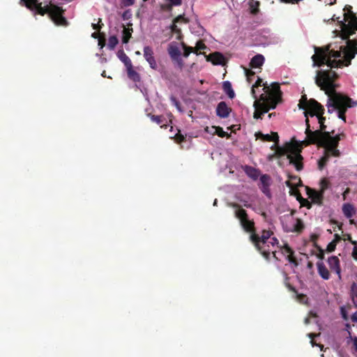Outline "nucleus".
Here are the masks:
<instances>
[{"mask_svg": "<svg viewBox=\"0 0 357 357\" xmlns=\"http://www.w3.org/2000/svg\"><path fill=\"white\" fill-rule=\"evenodd\" d=\"M172 60L175 63V64L176 65V66L178 68H180V69L183 68V67L184 66V63H183V61L181 59V56L174 58V59H172Z\"/></svg>", "mask_w": 357, "mask_h": 357, "instance_id": "nucleus-39", "label": "nucleus"}, {"mask_svg": "<svg viewBox=\"0 0 357 357\" xmlns=\"http://www.w3.org/2000/svg\"><path fill=\"white\" fill-rule=\"evenodd\" d=\"M317 270H318V274H319V276L321 277L322 280H329V271L326 268V266L322 261L317 262Z\"/></svg>", "mask_w": 357, "mask_h": 357, "instance_id": "nucleus-16", "label": "nucleus"}, {"mask_svg": "<svg viewBox=\"0 0 357 357\" xmlns=\"http://www.w3.org/2000/svg\"><path fill=\"white\" fill-rule=\"evenodd\" d=\"M307 336H309L310 340H311V344L314 345L313 340L317 336V334L316 333H309L307 334Z\"/></svg>", "mask_w": 357, "mask_h": 357, "instance_id": "nucleus-54", "label": "nucleus"}, {"mask_svg": "<svg viewBox=\"0 0 357 357\" xmlns=\"http://www.w3.org/2000/svg\"><path fill=\"white\" fill-rule=\"evenodd\" d=\"M319 248V253H318V255H317V257H318V259L322 260L324 258V252L320 248Z\"/></svg>", "mask_w": 357, "mask_h": 357, "instance_id": "nucleus-52", "label": "nucleus"}, {"mask_svg": "<svg viewBox=\"0 0 357 357\" xmlns=\"http://www.w3.org/2000/svg\"><path fill=\"white\" fill-rule=\"evenodd\" d=\"M345 22L340 21V33L342 40H347L346 46H340L339 50H334L331 48V45L326 49L315 47V53L312 56L314 66H321L326 64L331 68H340L342 66H348L351 61L357 54V42L349 40L351 35L357 31V17L351 11V6H346L344 8Z\"/></svg>", "mask_w": 357, "mask_h": 357, "instance_id": "nucleus-1", "label": "nucleus"}, {"mask_svg": "<svg viewBox=\"0 0 357 357\" xmlns=\"http://www.w3.org/2000/svg\"><path fill=\"white\" fill-rule=\"evenodd\" d=\"M190 29L193 34L197 36H202L205 32V29L197 20L191 23Z\"/></svg>", "mask_w": 357, "mask_h": 357, "instance_id": "nucleus-18", "label": "nucleus"}, {"mask_svg": "<svg viewBox=\"0 0 357 357\" xmlns=\"http://www.w3.org/2000/svg\"><path fill=\"white\" fill-rule=\"evenodd\" d=\"M337 242H329L328 245H327V248H326V251L327 252H333L336 248Z\"/></svg>", "mask_w": 357, "mask_h": 357, "instance_id": "nucleus-41", "label": "nucleus"}, {"mask_svg": "<svg viewBox=\"0 0 357 357\" xmlns=\"http://www.w3.org/2000/svg\"><path fill=\"white\" fill-rule=\"evenodd\" d=\"M278 248H280V250H281V253H282L283 256L288 255H294V252L292 250V248H291L287 243H284V245H283L282 246Z\"/></svg>", "mask_w": 357, "mask_h": 357, "instance_id": "nucleus-28", "label": "nucleus"}, {"mask_svg": "<svg viewBox=\"0 0 357 357\" xmlns=\"http://www.w3.org/2000/svg\"><path fill=\"white\" fill-rule=\"evenodd\" d=\"M264 56L261 54L255 55L250 61V66L252 68H260L264 63Z\"/></svg>", "mask_w": 357, "mask_h": 357, "instance_id": "nucleus-19", "label": "nucleus"}, {"mask_svg": "<svg viewBox=\"0 0 357 357\" xmlns=\"http://www.w3.org/2000/svg\"><path fill=\"white\" fill-rule=\"evenodd\" d=\"M329 181L326 178L320 180V190L318 192H325L326 189L329 188Z\"/></svg>", "mask_w": 357, "mask_h": 357, "instance_id": "nucleus-35", "label": "nucleus"}, {"mask_svg": "<svg viewBox=\"0 0 357 357\" xmlns=\"http://www.w3.org/2000/svg\"><path fill=\"white\" fill-rule=\"evenodd\" d=\"M270 246H271L270 244H268L267 243H263L262 242H260L259 247L255 245L257 250L259 251L264 258L266 259V260H269L270 252H274L270 248Z\"/></svg>", "mask_w": 357, "mask_h": 357, "instance_id": "nucleus-15", "label": "nucleus"}, {"mask_svg": "<svg viewBox=\"0 0 357 357\" xmlns=\"http://www.w3.org/2000/svg\"><path fill=\"white\" fill-rule=\"evenodd\" d=\"M303 229V224L301 219H296V223L294 225V228L291 229L293 232L301 233Z\"/></svg>", "mask_w": 357, "mask_h": 357, "instance_id": "nucleus-30", "label": "nucleus"}, {"mask_svg": "<svg viewBox=\"0 0 357 357\" xmlns=\"http://www.w3.org/2000/svg\"><path fill=\"white\" fill-rule=\"evenodd\" d=\"M135 0H123V3L125 6H130L133 5Z\"/></svg>", "mask_w": 357, "mask_h": 357, "instance_id": "nucleus-50", "label": "nucleus"}, {"mask_svg": "<svg viewBox=\"0 0 357 357\" xmlns=\"http://www.w3.org/2000/svg\"><path fill=\"white\" fill-rule=\"evenodd\" d=\"M337 77V73L333 70L318 71L315 82L328 96L326 104L328 112L331 114L335 112L337 118L345 122L344 114L347 108L356 106L357 102L335 91L337 84H335L334 79Z\"/></svg>", "mask_w": 357, "mask_h": 357, "instance_id": "nucleus-2", "label": "nucleus"}, {"mask_svg": "<svg viewBox=\"0 0 357 357\" xmlns=\"http://www.w3.org/2000/svg\"><path fill=\"white\" fill-rule=\"evenodd\" d=\"M298 105L301 108L305 109L304 114L306 118L305 122L307 126L305 134H331L328 131L320 132L319 130H312L310 128L309 116L314 119L321 130L324 128V123L325 119L322 116L324 109L317 101L313 99L308 101L305 96H303Z\"/></svg>", "mask_w": 357, "mask_h": 357, "instance_id": "nucleus-5", "label": "nucleus"}, {"mask_svg": "<svg viewBox=\"0 0 357 357\" xmlns=\"http://www.w3.org/2000/svg\"><path fill=\"white\" fill-rule=\"evenodd\" d=\"M342 212L343 215L347 217V218H351L354 214V208L352 205L349 204H346L342 206Z\"/></svg>", "mask_w": 357, "mask_h": 357, "instance_id": "nucleus-25", "label": "nucleus"}, {"mask_svg": "<svg viewBox=\"0 0 357 357\" xmlns=\"http://www.w3.org/2000/svg\"><path fill=\"white\" fill-rule=\"evenodd\" d=\"M267 244H271V245H272V247L273 248L275 246H277L278 248L280 247L278 245V240L275 237H272V238H269L268 241H267Z\"/></svg>", "mask_w": 357, "mask_h": 357, "instance_id": "nucleus-45", "label": "nucleus"}, {"mask_svg": "<svg viewBox=\"0 0 357 357\" xmlns=\"http://www.w3.org/2000/svg\"><path fill=\"white\" fill-rule=\"evenodd\" d=\"M91 36H92L93 38H97V33H92V35H91Z\"/></svg>", "mask_w": 357, "mask_h": 357, "instance_id": "nucleus-64", "label": "nucleus"}, {"mask_svg": "<svg viewBox=\"0 0 357 357\" xmlns=\"http://www.w3.org/2000/svg\"><path fill=\"white\" fill-rule=\"evenodd\" d=\"M287 287H288L290 291L296 292V289L293 286L290 285V284H287Z\"/></svg>", "mask_w": 357, "mask_h": 357, "instance_id": "nucleus-57", "label": "nucleus"}, {"mask_svg": "<svg viewBox=\"0 0 357 357\" xmlns=\"http://www.w3.org/2000/svg\"><path fill=\"white\" fill-rule=\"evenodd\" d=\"M327 263H328L329 270L332 272H335V274L337 275V278L340 280L342 275H340V259L338 257L335 256L330 257L328 259H327Z\"/></svg>", "mask_w": 357, "mask_h": 357, "instance_id": "nucleus-12", "label": "nucleus"}, {"mask_svg": "<svg viewBox=\"0 0 357 357\" xmlns=\"http://www.w3.org/2000/svg\"><path fill=\"white\" fill-rule=\"evenodd\" d=\"M230 206L235 208V213H234V214H235V218L240 220L241 227H242L244 231L252 232L255 230L253 220L248 218V213L241 208V205L236 203H231L230 204Z\"/></svg>", "mask_w": 357, "mask_h": 357, "instance_id": "nucleus-7", "label": "nucleus"}, {"mask_svg": "<svg viewBox=\"0 0 357 357\" xmlns=\"http://www.w3.org/2000/svg\"><path fill=\"white\" fill-rule=\"evenodd\" d=\"M181 46L183 49V56L187 58L192 52H194V49L192 47L187 46L184 43H181Z\"/></svg>", "mask_w": 357, "mask_h": 357, "instance_id": "nucleus-34", "label": "nucleus"}, {"mask_svg": "<svg viewBox=\"0 0 357 357\" xmlns=\"http://www.w3.org/2000/svg\"><path fill=\"white\" fill-rule=\"evenodd\" d=\"M317 238H319V235L317 234H312L311 236H310V241L311 242L314 243L317 242Z\"/></svg>", "mask_w": 357, "mask_h": 357, "instance_id": "nucleus-51", "label": "nucleus"}, {"mask_svg": "<svg viewBox=\"0 0 357 357\" xmlns=\"http://www.w3.org/2000/svg\"><path fill=\"white\" fill-rule=\"evenodd\" d=\"M340 312H341V317H342L343 320L347 321L349 319L347 310L344 306L340 307Z\"/></svg>", "mask_w": 357, "mask_h": 357, "instance_id": "nucleus-42", "label": "nucleus"}, {"mask_svg": "<svg viewBox=\"0 0 357 357\" xmlns=\"http://www.w3.org/2000/svg\"><path fill=\"white\" fill-rule=\"evenodd\" d=\"M332 222H333V224L337 225V227H339V229L340 230V227H342V225L339 224L338 222H337L335 220L332 221Z\"/></svg>", "mask_w": 357, "mask_h": 357, "instance_id": "nucleus-60", "label": "nucleus"}, {"mask_svg": "<svg viewBox=\"0 0 357 357\" xmlns=\"http://www.w3.org/2000/svg\"><path fill=\"white\" fill-rule=\"evenodd\" d=\"M132 29L123 28V38H122V42L125 44L128 43L130 38H131V31Z\"/></svg>", "mask_w": 357, "mask_h": 357, "instance_id": "nucleus-29", "label": "nucleus"}, {"mask_svg": "<svg viewBox=\"0 0 357 357\" xmlns=\"http://www.w3.org/2000/svg\"><path fill=\"white\" fill-rule=\"evenodd\" d=\"M119 59L124 63L126 68L131 67L132 62L130 58L123 50H119L117 53Z\"/></svg>", "mask_w": 357, "mask_h": 357, "instance_id": "nucleus-24", "label": "nucleus"}, {"mask_svg": "<svg viewBox=\"0 0 357 357\" xmlns=\"http://www.w3.org/2000/svg\"><path fill=\"white\" fill-rule=\"evenodd\" d=\"M344 241H348L349 242L351 243L352 245H357L356 241H353L351 238V235L349 234L344 235Z\"/></svg>", "mask_w": 357, "mask_h": 357, "instance_id": "nucleus-47", "label": "nucleus"}, {"mask_svg": "<svg viewBox=\"0 0 357 357\" xmlns=\"http://www.w3.org/2000/svg\"><path fill=\"white\" fill-rule=\"evenodd\" d=\"M245 74L247 77L248 81L250 82L251 81V77L254 76L255 73L250 69L245 68Z\"/></svg>", "mask_w": 357, "mask_h": 357, "instance_id": "nucleus-44", "label": "nucleus"}, {"mask_svg": "<svg viewBox=\"0 0 357 357\" xmlns=\"http://www.w3.org/2000/svg\"><path fill=\"white\" fill-rule=\"evenodd\" d=\"M249 5L251 9V13L254 14L257 13L258 11V7L259 6V2L255 0H250Z\"/></svg>", "mask_w": 357, "mask_h": 357, "instance_id": "nucleus-33", "label": "nucleus"}, {"mask_svg": "<svg viewBox=\"0 0 357 357\" xmlns=\"http://www.w3.org/2000/svg\"><path fill=\"white\" fill-rule=\"evenodd\" d=\"M128 76L135 82H139L140 81V75L139 74L133 69L132 65L131 67L126 68Z\"/></svg>", "mask_w": 357, "mask_h": 357, "instance_id": "nucleus-23", "label": "nucleus"}, {"mask_svg": "<svg viewBox=\"0 0 357 357\" xmlns=\"http://www.w3.org/2000/svg\"><path fill=\"white\" fill-rule=\"evenodd\" d=\"M306 137H314L318 146L325 149L324 155L318 160L319 170L324 168L330 157H340V151L336 149L340 140V135H306Z\"/></svg>", "mask_w": 357, "mask_h": 357, "instance_id": "nucleus-6", "label": "nucleus"}, {"mask_svg": "<svg viewBox=\"0 0 357 357\" xmlns=\"http://www.w3.org/2000/svg\"><path fill=\"white\" fill-rule=\"evenodd\" d=\"M349 188H347L346 190H344V192H343V194H342L343 200H345V199L347 198V195L349 194Z\"/></svg>", "mask_w": 357, "mask_h": 357, "instance_id": "nucleus-56", "label": "nucleus"}, {"mask_svg": "<svg viewBox=\"0 0 357 357\" xmlns=\"http://www.w3.org/2000/svg\"><path fill=\"white\" fill-rule=\"evenodd\" d=\"M92 26H93V28L94 29H97V30L100 29V26H98V24H94V23H93V24H92Z\"/></svg>", "mask_w": 357, "mask_h": 357, "instance_id": "nucleus-59", "label": "nucleus"}, {"mask_svg": "<svg viewBox=\"0 0 357 357\" xmlns=\"http://www.w3.org/2000/svg\"><path fill=\"white\" fill-rule=\"evenodd\" d=\"M230 112L231 109L225 102H220L218 103L216 108V114L218 116L221 118H227L228 117Z\"/></svg>", "mask_w": 357, "mask_h": 357, "instance_id": "nucleus-13", "label": "nucleus"}, {"mask_svg": "<svg viewBox=\"0 0 357 357\" xmlns=\"http://www.w3.org/2000/svg\"><path fill=\"white\" fill-rule=\"evenodd\" d=\"M206 45H204V43H202V41H198L196 43V46H195V49L194 50V52L195 54H197V51L198 50H204L206 49Z\"/></svg>", "mask_w": 357, "mask_h": 357, "instance_id": "nucleus-40", "label": "nucleus"}, {"mask_svg": "<svg viewBox=\"0 0 357 357\" xmlns=\"http://www.w3.org/2000/svg\"><path fill=\"white\" fill-rule=\"evenodd\" d=\"M250 234V241L252 242L253 245L259 247L260 245V243H263L264 244L266 243L269 238H273L271 236L273 235V232L269 230H263L261 232V235H259L255 233V229L252 231H245Z\"/></svg>", "mask_w": 357, "mask_h": 357, "instance_id": "nucleus-9", "label": "nucleus"}, {"mask_svg": "<svg viewBox=\"0 0 357 357\" xmlns=\"http://www.w3.org/2000/svg\"><path fill=\"white\" fill-rule=\"evenodd\" d=\"M262 80L257 78L255 84L252 87V94L255 98L254 107L255 109L254 118L261 119V115L267 113L269 109H274L280 102L281 98V91L278 83L271 84V86H264L262 89L264 93L259 95V99L257 100L256 88L261 86Z\"/></svg>", "mask_w": 357, "mask_h": 357, "instance_id": "nucleus-4", "label": "nucleus"}, {"mask_svg": "<svg viewBox=\"0 0 357 357\" xmlns=\"http://www.w3.org/2000/svg\"><path fill=\"white\" fill-rule=\"evenodd\" d=\"M284 256H286L287 261H288L290 264H292L295 267L298 266V261H296L294 255H288Z\"/></svg>", "mask_w": 357, "mask_h": 357, "instance_id": "nucleus-38", "label": "nucleus"}, {"mask_svg": "<svg viewBox=\"0 0 357 357\" xmlns=\"http://www.w3.org/2000/svg\"><path fill=\"white\" fill-rule=\"evenodd\" d=\"M180 22H183L185 23L187 22L186 19L182 15H180L178 17H176L174 20L172 24L170 26V29H171L172 32L178 34V36H177L178 39L181 38V29L178 27L176 24Z\"/></svg>", "mask_w": 357, "mask_h": 357, "instance_id": "nucleus-14", "label": "nucleus"}, {"mask_svg": "<svg viewBox=\"0 0 357 357\" xmlns=\"http://www.w3.org/2000/svg\"><path fill=\"white\" fill-rule=\"evenodd\" d=\"M352 258L357 261V244L354 245V250H352Z\"/></svg>", "mask_w": 357, "mask_h": 357, "instance_id": "nucleus-49", "label": "nucleus"}, {"mask_svg": "<svg viewBox=\"0 0 357 357\" xmlns=\"http://www.w3.org/2000/svg\"><path fill=\"white\" fill-rule=\"evenodd\" d=\"M222 88L225 93L232 99L235 96V93L232 89L231 84L229 81H225L222 83Z\"/></svg>", "mask_w": 357, "mask_h": 357, "instance_id": "nucleus-22", "label": "nucleus"}, {"mask_svg": "<svg viewBox=\"0 0 357 357\" xmlns=\"http://www.w3.org/2000/svg\"><path fill=\"white\" fill-rule=\"evenodd\" d=\"M213 134H223V135H225V134H227V133L225 132H220V131L218 129H215V131L213 132Z\"/></svg>", "mask_w": 357, "mask_h": 357, "instance_id": "nucleus-61", "label": "nucleus"}, {"mask_svg": "<svg viewBox=\"0 0 357 357\" xmlns=\"http://www.w3.org/2000/svg\"><path fill=\"white\" fill-rule=\"evenodd\" d=\"M260 190H261L266 197H270L269 187H260Z\"/></svg>", "mask_w": 357, "mask_h": 357, "instance_id": "nucleus-46", "label": "nucleus"}, {"mask_svg": "<svg viewBox=\"0 0 357 357\" xmlns=\"http://www.w3.org/2000/svg\"><path fill=\"white\" fill-rule=\"evenodd\" d=\"M256 139H260L263 142H273L271 146V150L274 153L267 155V160L273 161L275 158H280L287 155L289 160V164L295 167L296 170L303 169V156L301 155L303 146L301 142L291 139L289 142H286L284 145H278V137L280 135H255Z\"/></svg>", "mask_w": 357, "mask_h": 357, "instance_id": "nucleus-3", "label": "nucleus"}, {"mask_svg": "<svg viewBox=\"0 0 357 357\" xmlns=\"http://www.w3.org/2000/svg\"><path fill=\"white\" fill-rule=\"evenodd\" d=\"M143 54L145 60L149 64V66L153 70L158 69V65L154 56L153 50L150 46H145L143 49Z\"/></svg>", "mask_w": 357, "mask_h": 357, "instance_id": "nucleus-10", "label": "nucleus"}, {"mask_svg": "<svg viewBox=\"0 0 357 357\" xmlns=\"http://www.w3.org/2000/svg\"><path fill=\"white\" fill-rule=\"evenodd\" d=\"M271 253L273 254L274 259H275L276 260H278V259L276 257V254H275V251H272V252H271Z\"/></svg>", "mask_w": 357, "mask_h": 357, "instance_id": "nucleus-63", "label": "nucleus"}, {"mask_svg": "<svg viewBox=\"0 0 357 357\" xmlns=\"http://www.w3.org/2000/svg\"><path fill=\"white\" fill-rule=\"evenodd\" d=\"M167 52L171 59L181 56L180 48L176 43H171L169 44Z\"/></svg>", "mask_w": 357, "mask_h": 357, "instance_id": "nucleus-17", "label": "nucleus"}, {"mask_svg": "<svg viewBox=\"0 0 357 357\" xmlns=\"http://www.w3.org/2000/svg\"><path fill=\"white\" fill-rule=\"evenodd\" d=\"M350 296H351L352 303L357 307V286L356 283H352L350 288Z\"/></svg>", "mask_w": 357, "mask_h": 357, "instance_id": "nucleus-26", "label": "nucleus"}, {"mask_svg": "<svg viewBox=\"0 0 357 357\" xmlns=\"http://www.w3.org/2000/svg\"><path fill=\"white\" fill-rule=\"evenodd\" d=\"M22 2L29 9L36 12H63L62 9L52 3L42 6L38 0H21Z\"/></svg>", "mask_w": 357, "mask_h": 357, "instance_id": "nucleus-8", "label": "nucleus"}, {"mask_svg": "<svg viewBox=\"0 0 357 357\" xmlns=\"http://www.w3.org/2000/svg\"><path fill=\"white\" fill-rule=\"evenodd\" d=\"M324 192L317 191L313 188L309 187L306 188V195L309 196V199H311L312 203L319 206L322 205L323 195Z\"/></svg>", "mask_w": 357, "mask_h": 357, "instance_id": "nucleus-11", "label": "nucleus"}, {"mask_svg": "<svg viewBox=\"0 0 357 357\" xmlns=\"http://www.w3.org/2000/svg\"><path fill=\"white\" fill-rule=\"evenodd\" d=\"M244 172H245L248 176L253 180H257V178H259V175H260L259 170L250 166H245V167H244Z\"/></svg>", "mask_w": 357, "mask_h": 357, "instance_id": "nucleus-21", "label": "nucleus"}, {"mask_svg": "<svg viewBox=\"0 0 357 357\" xmlns=\"http://www.w3.org/2000/svg\"><path fill=\"white\" fill-rule=\"evenodd\" d=\"M211 62L215 65H223L225 63V57L220 52H215L210 54Z\"/></svg>", "mask_w": 357, "mask_h": 357, "instance_id": "nucleus-20", "label": "nucleus"}, {"mask_svg": "<svg viewBox=\"0 0 357 357\" xmlns=\"http://www.w3.org/2000/svg\"><path fill=\"white\" fill-rule=\"evenodd\" d=\"M192 135H173V137H170V139L174 140V142L176 143L177 144H180L181 147L183 148V145H181L182 143L186 142V138L189 137L190 139Z\"/></svg>", "mask_w": 357, "mask_h": 357, "instance_id": "nucleus-27", "label": "nucleus"}, {"mask_svg": "<svg viewBox=\"0 0 357 357\" xmlns=\"http://www.w3.org/2000/svg\"><path fill=\"white\" fill-rule=\"evenodd\" d=\"M286 185H287V186H288V188H289L291 189H292V188H294V185L289 181H286Z\"/></svg>", "mask_w": 357, "mask_h": 357, "instance_id": "nucleus-58", "label": "nucleus"}, {"mask_svg": "<svg viewBox=\"0 0 357 357\" xmlns=\"http://www.w3.org/2000/svg\"><path fill=\"white\" fill-rule=\"evenodd\" d=\"M148 116L153 122L156 123L158 125H160L163 122V117L162 116H155L151 114H149Z\"/></svg>", "mask_w": 357, "mask_h": 357, "instance_id": "nucleus-36", "label": "nucleus"}, {"mask_svg": "<svg viewBox=\"0 0 357 357\" xmlns=\"http://www.w3.org/2000/svg\"><path fill=\"white\" fill-rule=\"evenodd\" d=\"M351 321L354 323H357V312L352 314L351 315Z\"/></svg>", "mask_w": 357, "mask_h": 357, "instance_id": "nucleus-55", "label": "nucleus"}, {"mask_svg": "<svg viewBox=\"0 0 357 357\" xmlns=\"http://www.w3.org/2000/svg\"><path fill=\"white\" fill-rule=\"evenodd\" d=\"M269 176L263 174L260 176V187H269Z\"/></svg>", "mask_w": 357, "mask_h": 357, "instance_id": "nucleus-32", "label": "nucleus"}, {"mask_svg": "<svg viewBox=\"0 0 357 357\" xmlns=\"http://www.w3.org/2000/svg\"><path fill=\"white\" fill-rule=\"evenodd\" d=\"M301 204H302L303 206L307 207V208H310V203L307 199L302 198V200H301Z\"/></svg>", "mask_w": 357, "mask_h": 357, "instance_id": "nucleus-48", "label": "nucleus"}, {"mask_svg": "<svg viewBox=\"0 0 357 357\" xmlns=\"http://www.w3.org/2000/svg\"><path fill=\"white\" fill-rule=\"evenodd\" d=\"M118 38L115 36H109L108 39L107 47L110 50H114L118 44Z\"/></svg>", "mask_w": 357, "mask_h": 357, "instance_id": "nucleus-31", "label": "nucleus"}, {"mask_svg": "<svg viewBox=\"0 0 357 357\" xmlns=\"http://www.w3.org/2000/svg\"><path fill=\"white\" fill-rule=\"evenodd\" d=\"M341 240H342V238L340 237V234H334V239H333L332 242L338 243Z\"/></svg>", "mask_w": 357, "mask_h": 357, "instance_id": "nucleus-53", "label": "nucleus"}, {"mask_svg": "<svg viewBox=\"0 0 357 357\" xmlns=\"http://www.w3.org/2000/svg\"><path fill=\"white\" fill-rule=\"evenodd\" d=\"M167 2L169 3V6L170 7L172 6H178L181 5L182 0H165Z\"/></svg>", "mask_w": 357, "mask_h": 357, "instance_id": "nucleus-43", "label": "nucleus"}, {"mask_svg": "<svg viewBox=\"0 0 357 357\" xmlns=\"http://www.w3.org/2000/svg\"><path fill=\"white\" fill-rule=\"evenodd\" d=\"M170 100H171L172 105H174L176 107V109H178V112H183V110L181 108L179 101L174 96H172L170 97Z\"/></svg>", "mask_w": 357, "mask_h": 357, "instance_id": "nucleus-37", "label": "nucleus"}, {"mask_svg": "<svg viewBox=\"0 0 357 357\" xmlns=\"http://www.w3.org/2000/svg\"><path fill=\"white\" fill-rule=\"evenodd\" d=\"M98 45L100 46V48H102L105 45L104 42L102 41L101 40H99Z\"/></svg>", "mask_w": 357, "mask_h": 357, "instance_id": "nucleus-62", "label": "nucleus"}]
</instances>
